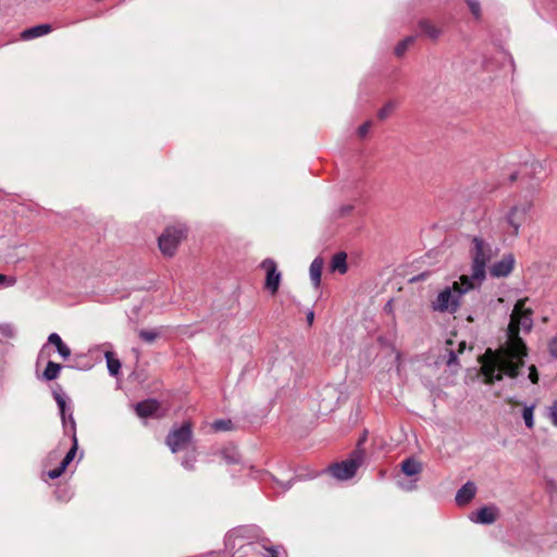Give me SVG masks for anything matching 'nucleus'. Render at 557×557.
Listing matches in <instances>:
<instances>
[{
  "instance_id": "1",
  "label": "nucleus",
  "mask_w": 557,
  "mask_h": 557,
  "mask_svg": "<svg viewBox=\"0 0 557 557\" xmlns=\"http://www.w3.org/2000/svg\"><path fill=\"white\" fill-rule=\"evenodd\" d=\"M525 301L520 299L515 304L505 343L496 350L487 348L481 357V369L487 383L499 381L503 375L517 377L524 367L527 346L520 333H529L533 327L532 310L525 308Z\"/></svg>"
},
{
  "instance_id": "30",
  "label": "nucleus",
  "mask_w": 557,
  "mask_h": 557,
  "mask_svg": "<svg viewBox=\"0 0 557 557\" xmlns=\"http://www.w3.org/2000/svg\"><path fill=\"white\" fill-rule=\"evenodd\" d=\"M158 336L159 333L153 330H141L139 332V337L147 343H152Z\"/></svg>"
},
{
  "instance_id": "3",
  "label": "nucleus",
  "mask_w": 557,
  "mask_h": 557,
  "mask_svg": "<svg viewBox=\"0 0 557 557\" xmlns=\"http://www.w3.org/2000/svg\"><path fill=\"white\" fill-rule=\"evenodd\" d=\"M472 264L471 274L468 277L478 287L482 284L486 276V264L493 257V249L491 244L474 236L472 238V247L470 250Z\"/></svg>"
},
{
  "instance_id": "10",
  "label": "nucleus",
  "mask_w": 557,
  "mask_h": 557,
  "mask_svg": "<svg viewBox=\"0 0 557 557\" xmlns=\"http://www.w3.org/2000/svg\"><path fill=\"white\" fill-rule=\"evenodd\" d=\"M400 470L405 475L409 476L410 480L407 482L398 480V487L406 492L416 490L419 474L422 471V463L412 457L406 458L400 463Z\"/></svg>"
},
{
  "instance_id": "18",
  "label": "nucleus",
  "mask_w": 557,
  "mask_h": 557,
  "mask_svg": "<svg viewBox=\"0 0 557 557\" xmlns=\"http://www.w3.org/2000/svg\"><path fill=\"white\" fill-rule=\"evenodd\" d=\"M322 269L323 260L322 258L317 257L315 259H313L309 268L310 280L315 287L320 286Z\"/></svg>"
},
{
  "instance_id": "24",
  "label": "nucleus",
  "mask_w": 557,
  "mask_h": 557,
  "mask_svg": "<svg viewBox=\"0 0 557 557\" xmlns=\"http://www.w3.org/2000/svg\"><path fill=\"white\" fill-rule=\"evenodd\" d=\"M268 542H262V547L265 549L264 557H281V554L286 555L284 548L280 545L277 546H268Z\"/></svg>"
},
{
  "instance_id": "39",
  "label": "nucleus",
  "mask_w": 557,
  "mask_h": 557,
  "mask_svg": "<svg viewBox=\"0 0 557 557\" xmlns=\"http://www.w3.org/2000/svg\"><path fill=\"white\" fill-rule=\"evenodd\" d=\"M63 472H64V471H61V468H60V467H58V468H55V469L50 470V471L48 472V476H49L50 479H58V478H60V476L63 474Z\"/></svg>"
},
{
  "instance_id": "7",
  "label": "nucleus",
  "mask_w": 557,
  "mask_h": 557,
  "mask_svg": "<svg viewBox=\"0 0 557 557\" xmlns=\"http://www.w3.org/2000/svg\"><path fill=\"white\" fill-rule=\"evenodd\" d=\"M193 437L191 424L184 422L181 426L174 428L166 436V445L172 453L187 450Z\"/></svg>"
},
{
  "instance_id": "12",
  "label": "nucleus",
  "mask_w": 557,
  "mask_h": 557,
  "mask_svg": "<svg viewBox=\"0 0 557 557\" xmlns=\"http://www.w3.org/2000/svg\"><path fill=\"white\" fill-rule=\"evenodd\" d=\"M516 259L512 253H506L499 261L490 267V274L493 277H507L513 270Z\"/></svg>"
},
{
  "instance_id": "35",
  "label": "nucleus",
  "mask_w": 557,
  "mask_h": 557,
  "mask_svg": "<svg viewBox=\"0 0 557 557\" xmlns=\"http://www.w3.org/2000/svg\"><path fill=\"white\" fill-rule=\"evenodd\" d=\"M528 377L530 379V381L533 383V384H536L537 381H539V374H537V370L535 368V366H530L529 367V374H528Z\"/></svg>"
},
{
  "instance_id": "25",
  "label": "nucleus",
  "mask_w": 557,
  "mask_h": 557,
  "mask_svg": "<svg viewBox=\"0 0 557 557\" xmlns=\"http://www.w3.org/2000/svg\"><path fill=\"white\" fill-rule=\"evenodd\" d=\"M535 405H530L524 407L522 411V418L524 420L525 425L529 429H532L534 426V418H533V411H534Z\"/></svg>"
},
{
  "instance_id": "45",
  "label": "nucleus",
  "mask_w": 557,
  "mask_h": 557,
  "mask_svg": "<svg viewBox=\"0 0 557 557\" xmlns=\"http://www.w3.org/2000/svg\"><path fill=\"white\" fill-rule=\"evenodd\" d=\"M516 177H517V176H516V174H511L510 180H511V181H515V180H516Z\"/></svg>"
},
{
  "instance_id": "31",
  "label": "nucleus",
  "mask_w": 557,
  "mask_h": 557,
  "mask_svg": "<svg viewBox=\"0 0 557 557\" xmlns=\"http://www.w3.org/2000/svg\"><path fill=\"white\" fill-rule=\"evenodd\" d=\"M0 334L8 338H12L15 335V329L10 323H0Z\"/></svg>"
},
{
  "instance_id": "13",
  "label": "nucleus",
  "mask_w": 557,
  "mask_h": 557,
  "mask_svg": "<svg viewBox=\"0 0 557 557\" xmlns=\"http://www.w3.org/2000/svg\"><path fill=\"white\" fill-rule=\"evenodd\" d=\"M497 510L494 507H482L471 512L470 520L474 523L491 524L496 520Z\"/></svg>"
},
{
  "instance_id": "38",
  "label": "nucleus",
  "mask_w": 557,
  "mask_h": 557,
  "mask_svg": "<svg viewBox=\"0 0 557 557\" xmlns=\"http://www.w3.org/2000/svg\"><path fill=\"white\" fill-rule=\"evenodd\" d=\"M63 472H64V471H61V468H60V467H58V468H55V469L50 470V471L48 472V476H49L50 479H58V478H60V476L63 474Z\"/></svg>"
},
{
  "instance_id": "2",
  "label": "nucleus",
  "mask_w": 557,
  "mask_h": 557,
  "mask_svg": "<svg viewBox=\"0 0 557 557\" xmlns=\"http://www.w3.org/2000/svg\"><path fill=\"white\" fill-rule=\"evenodd\" d=\"M475 287L468 275H461L459 281H455L438 293L431 302V308L435 312L456 313L460 308L462 296Z\"/></svg>"
},
{
  "instance_id": "23",
  "label": "nucleus",
  "mask_w": 557,
  "mask_h": 557,
  "mask_svg": "<svg viewBox=\"0 0 557 557\" xmlns=\"http://www.w3.org/2000/svg\"><path fill=\"white\" fill-rule=\"evenodd\" d=\"M196 462V450L195 448L187 450L183 460L182 466L186 470H193L195 468Z\"/></svg>"
},
{
  "instance_id": "26",
  "label": "nucleus",
  "mask_w": 557,
  "mask_h": 557,
  "mask_svg": "<svg viewBox=\"0 0 557 557\" xmlns=\"http://www.w3.org/2000/svg\"><path fill=\"white\" fill-rule=\"evenodd\" d=\"M545 416L550 421V423L557 428V400H554L552 405L546 407Z\"/></svg>"
},
{
  "instance_id": "22",
  "label": "nucleus",
  "mask_w": 557,
  "mask_h": 557,
  "mask_svg": "<svg viewBox=\"0 0 557 557\" xmlns=\"http://www.w3.org/2000/svg\"><path fill=\"white\" fill-rule=\"evenodd\" d=\"M61 369V364L53 361H48L42 376L46 381L55 380L59 376Z\"/></svg>"
},
{
  "instance_id": "19",
  "label": "nucleus",
  "mask_w": 557,
  "mask_h": 557,
  "mask_svg": "<svg viewBox=\"0 0 557 557\" xmlns=\"http://www.w3.org/2000/svg\"><path fill=\"white\" fill-rule=\"evenodd\" d=\"M347 255L343 251L337 252L333 256L331 260V270L337 271L341 274H344L347 272Z\"/></svg>"
},
{
  "instance_id": "11",
  "label": "nucleus",
  "mask_w": 557,
  "mask_h": 557,
  "mask_svg": "<svg viewBox=\"0 0 557 557\" xmlns=\"http://www.w3.org/2000/svg\"><path fill=\"white\" fill-rule=\"evenodd\" d=\"M261 268L267 272L265 288L275 294L281 283V272L273 259H265L261 262Z\"/></svg>"
},
{
  "instance_id": "36",
  "label": "nucleus",
  "mask_w": 557,
  "mask_h": 557,
  "mask_svg": "<svg viewBox=\"0 0 557 557\" xmlns=\"http://www.w3.org/2000/svg\"><path fill=\"white\" fill-rule=\"evenodd\" d=\"M447 352H448V355H447L446 364L448 367H453L457 363V355L451 349H448Z\"/></svg>"
},
{
  "instance_id": "4",
  "label": "nucleus",
  "mask_w": 557,
  "mask_h": 557,
  "mask_svg": "<svg viewBox=\"0 0 557 557\" xmlns=\"http://www.w3.org/2000/svg\"><path fill=\"white\" fill-rule=\"evenodd\" d=\"M224 542L226 549L233 552L236 547L242 548L253 542L262 544V542H269V540L263 535L262 530L258 525L251 524L240 525L231 530L225 535Z\"/></svg>"
},
{
  "instance_id": "21",
  "label": "nucleus",
  "mask_w": 557,
  "mask_h": 557,
  "mask_svg": "<svg viewBox=\"0 0 557 557\" xmlns=\"http://www.w3.org/2000/svg\"><path fill=\"white\" fill-rule=\"evenodd\" d=\"M104 358L107 360V368L109 373L112 376H116L121 370V362L117 358L114 357L113 352L107 351L104 354Z\"/></svg>"
},
{
  "instance_id": "20",
  "label": "nucleus",
  "mask_w": 557,
  "mask_h": 557,
  "mask_svg": "<svg viewBox=\"0 0 557 557\" xmlns=\"http://www.w3.org/2000/svg\"><path fill=\"white\" fill-rule=\"evenodd\" d=\"M419 28L424 35H426L431 39H437L438 36L441 35V30L430 21L426 20L420 21Z\"/></svg>"
},
{
  "instance_id": "33",
  "label": "nucleus",
  "mask_w": 557,
  "mask_h": 557,
  "mask_svg": "<svg viewBox=\"0 0 557 557\" xmlns=\"http://www.w3.org/2000/svg\"><path fill=\"white\" fill-rule=\"evenodd\" d=\"M15 283L16 280L14 277L0 274V288L13 286Z\"/></svg>"
},
{
  "instance_id": "8",
  "label": "nucleus",
  "mask_w": 557,
  "mask_h": 557,
  "mask_svg": "<svg viewBox=\"0 0 557 557\" xmlns=\"http://www.w3.org/2000/svg\"><path fill=\"white\" fill-rule=\"evenodd\" d=\"M532 202L523 201L510 208L504 218V221L511 230L510 234L518 236L521 225L527 221L528 214L531 211Z\"/></svg>"
},
{
  "instance_id": "17",
  "label": "nucleus",
  "mask_w": 557,
  "mask_h": 557,
  "mask_svg": "<svg viewBox=\"0 0 557 557\" xmlns=\"http://www.w3.org/2000/svg\"><path fill=\"white\" fill-rule=\"evenodd\" d=\"M48 344L55 347L58 354L63 358L67 359L71 356L70 347L62 341L61 336L57 333H51L48 336Z\"/></svg>"
},
{
  "instance_id": "34",
  "label": "nucleus",
  "mask_w": 557,
  "mask_h": 557,
  "mask_svg": "<svg viewBox=\"0 0 557 557\" xmlns=\"http://www.w3.org/2000/svg\"><path fill=\"white\" fill-rule=\"evenodd\" d=\"M548 349L549 354L557 359V334L550 339Z\"/></svg>"
},
{
  "instance_id": "48",
  "label": "nucleus",
  "mask_w": 557,
  "mask_h": 557,
  "mask_svg": "<svg viewBox=\"0 0 557 557\" xmlns=\"http://www.w3.org/2000/svg\"><path fill=\"white\" fill-rule=\"evenodd\" d=\"M2 345H3V342L0 339V346H2Z\"/></svg>"
},
{
  "instance_id": "46",
  "label": "nucleus",
  "mask_w": 557,
  "mask_h": 557,
  "mask_svg": "<svg viewBox=\"0 0 557 557\" xmlns=\"http://www.w3.org/2000/svg\"><path fill=\"white\" fill-rule=\"evenodd\" d=\"M46 346H47V345L42 346V349H41L40 355L44 352V349H46Z\"/></svg>"
},
{
  "instance_id": "9",
  "label": "nucleus",
  "mask_w": 557,
  "mask_h": 557,
  "mask_svg": "<svg viewBox=\"0 0 557 557\" xmlns=\"http://www.w3.org/2000/svg\"><path fill=\"white\" fill-rule=\"evenodd\" d=\"M186 230L183 226H172L165 228V231L159 237V248L165 256H173L178 244L185 237Z\"/></svg>"
},
{
  "instance_id": "29",
  "label": "nucleus",
  "mask_w": 557,
  "mask_h": 557,
  "mask_svg": "<svg viewBox=\"0 0 557 557\" xmlns=\"http://www.w3.org/2000/svg\"><path fill=\"white\" fill-rule=\"evenodd\" d=\"M396 108V102L389 101L387 102L377 113L379 117L381 120H384L389 116V114L394 111Z\"/></svg>"
},
{
  "instance_id": "32",
  "label": "nucleus",
  "mask_w": 557,
  "mask_h": 557,
  "mask_svg": "<svg viewBox=\"0 0 557 557\" xmlns=\"http://www.w3.org/2000/svg\"><path fill=\"white\" fill-rule=\"evenodd\" d=\"M467 4L471 11V13L474 15L475 18H480L481 16V5L479 1L476 0H467Z\"/></svg>"
},
{
  "instance_id": "14",
  "label": "nucleus",
  "mask_w": 557,
  "mask_h": 557,
  "mask_svg": "<svg viewBox=\"0 0 557 557\" xmlns=\"http://www.w3.org/2000/svg\"><path fill=\"white\" fill-rule=\"evenodd\" d=\"M475 493H476V486L473 482H467L466 484H463L456 493V503L459 505V506H463V505H467L474 496H475Z\"/></svg>"
},
{
  "instance_id": "16",
  "label": "nucleus",
  "mask_w": 557,
  "mask_h": 557,
  "mask_svg": "<svg viewBox=\"0 0 557 557\" xmlns=\"http://www.w3.org/2000/svg\"><path fill=\"white\" fill-rule=\"evenodd\" d=\"M136 412L139 417L146 418L154 414L159 409V404L154 399H147L136 405Z\"/></svg>"
},
{
  "instance_id": "28",
  "label": "nucleus",
  "mask_w": 557,
  "mask_h": 557,
  "mask_svg": "<svg viewBox=\"0 0 557 557\" xmlns=\"http://www.w3.org/2000/svg\"><path fill=\"white\" fill-rule=\"evenodd\" d=\"M212 428L214 431H230L233 428V423L227 419H220L213 422Z\"/></svg>"
},
{
  "instance_id": "27",
  "label": "nucleus",
  "mask_w": 557,
  "mask_h": 557,
  "mask_svg": "<svg viewBox=\"0 0 557 557\" xmlns=\"http://www.w3.org/2000/svg\"><path fill=\"white\" fill-rule=\"evenodd\" d=\"M414 38L413 37H407L405 38L404 40H401L396 47H395V54L397 57H401L406 50L408 49V47L413 42Z\"/></svg>"
},
{
  "instance_id": "37",
  "label": "nucleus",
  "mask_w": 557,
  "mask_h": 557,
  "mask_svg": "<svg viewBox=\"0 0 557 557\" xmlns=\"http://www.w3.org/2000/svg\"><path fill=\"white\" fill-rule=\"evenodd\" d=\"M371 128V122H366L358 127V135L364 137Z\"/></svg>"
},
{
  "instance_id": "15",
  "label": "nucleus",
  "mask_w": 557,
  "mask_h": 557,
  "mask_svg": "<svg viewBox=\"0 0 557 557\" xmlns=\"http://www.w3.org/2000/svg\"><path fill=\"white\" fill-rule=\"evenodd\" d=\"M51 29H52L51 25H49V24L36 25V26L29 27L27 29H24L21 33V38L23 40H30V39L38 38V37L49 34L51 32Z\"/></svg>"
},
{
  "instance_id": "6",
  "label": "nucleus",
  "mask_w": 557,
  "mask_h": 557,
  "mask_svg": "<svg viewBox=\"0 0 557 557\" xmlns=\"http://www.w3.org/2000/svg\"><path fill=\"white\" fill-rule=\"evenodd\" d=\"M53 395H54V399H55L59 410H60V416H61L63 428L65 431L69 430L72 433L73 444H72V447L70 448V450L65 455V457L72 461L74 459L77 448H78V442H77V436H76V422L74 420L73 411H72L71 407L67 406V404H66L65 396L63 394L57 393V392H54Z\"/></svg>"
},
{
  "instance_id": "40",
  "label": "nucleus",
  "mask_w": 557,
  "mask_h": 557,
  "mask_svg": "<svg viewBox=\"0 0 557 557\" xmlns=\"http://www.w3.org/2000/svg\"><path fill=\"white\" fill-rule=\"evenodd\" d=\"M72 461L69 460L66 457L63 458V460L61 461L60 463V468H61V471H65V469L67 468V466L71 463Z\"/></svg>"
},
{
  "instance_id": "42",
  "label": "nucleus",
  "mask_w": 557,
  "mask_h": 557,
  "mask_svg": "<svg viewBox=\"0 0 557 557\" xmlns=\"http://www.w3.org/2000/svg\"><path fill=\"white\" fill-rule=\"evenodd\" d=\"M313 319H314V313H313V311L308 312V314H307V321H308V323H309V324H311V323L313 322Z\"/></svg>"
},
{
  "instance_id": "47",
  "label": "nucleus",
  "mask_w": 557,
  "mask_h": 557,
  "mask_svg": "<svg viewBox=\"0 0 557 557\" xmlns=\"http://www.w3.org/2000/svg\"><path fill=\"white\" fill-rule=\"evenodd\" d=\"M272 481H275V483L280 484L281 482L276 481L275 478H272Z\"/></svg>"
},
{
  "instance_id": "41",
  "label": "nucleus",
  "mask_w": 557,
  "mask_h": 557,
  "mask_svg": "<svg viewBox=\"0 0 557 557\" xmlns=\"http://www.w3.org/2000/svg\"><path fill=\"white\" fill-rule=\"evenodd\" d=\"M352 210V206H343L341 208V215H345Z\"/></svg>"
},
{
  "instance_id": "5",
  "label": "nucleus",
  "mask_w": 557,
  "mask_h": 557,
  "mask_svg": "<svg viewBox=\"0 0 557 557\" xmlns=\"http://www.w3.org/2000/svg\"><path fill=\"white\" fill-rule=\"evenodd\" d=\"M363 441L364 438L359 441L357 448L350 454L348 459L334 463L329 468V472L335 479L346 481L356 474L358 468L363 463L366 457L364 450L360 447Z\"/></svg>"
},
{
  "instance_id": "44",
  "label": "nucleus",
  "mask_w": 557,
  "mask_h": 557,
  "mask_svg": "<svg viewBox=\"0 0 557 557\" xmlns=\"http://www.w3.org/2000/svg\"><path fill=\"white\" fill-rule=\"evenodd\" d=\"M225 458L227 459V461H228V462H236V461H237V459H236V458H234V457H228V456H226V455H225Z\"/></svg>"
},
{
  "instance_id": "43",
  "label": "nucleus",
  "mask_w": 557,
  "mask_h": 557,
  "mask_svg": "<svg viewBox=\"0 0 557 557\" xmlns=\"http://www.w3.org/2000/svg\"><path fill=\"white\" fill-rule=\"evenodd\" d=\"M280 485L283 487L284 491H287L288 488H290L292 486V483L290 481H288L287 483H280Z\"/></svg>"
}]
</instances>
